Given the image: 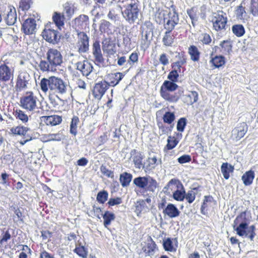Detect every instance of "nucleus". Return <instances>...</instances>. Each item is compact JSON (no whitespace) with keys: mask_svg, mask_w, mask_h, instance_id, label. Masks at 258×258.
<instances>
[{"mask_svg":"<svg viewBox=\"0 0 258 258\" xmlns=\"http://www.w3.org/2000/svg\"><path fill=\"white\" fill-rule=\"evenodd\" d=\"M41 90L46 93L49 91V94H56V97L60 99L57 94H63L67 90L68 85L62 79L52 76L48 79L43 78L40 83Z\"/></svg>","mask_w":258,"mask_h":258,"instance_id":"obj_1","label":"nucleus"},{"mask_svg":"<svg viewBox=\"0 0 258 258\" xmlns=\"http://www.w3.org/2000/svg\"><path fill=\"white\" fill-rule=\"evenodd\" d=\"M46 56L47 61L41 60L39 64V67L42 72H53L55 70L56 67L62 62V56L56 49H49Z\"/></svg>","mask_w":258,"mask_h":258,"instance_id":"obj_2","label":"nucleus"},{"mask_svg":"<svg viewBox=\"0 0 258 258\" xmlns=\"http://www.w3.org/2000/svg\"><path fill=\"white\" fill-rule=\"evenodd\" d=\"M119 8L122 17L130 24H133L139 20L140 10L137 3L128 1Z\"/></svg>","mask_w":258,"mask_h":258,"instance_id":"obj_3","label":"nucleus"},{"mask_svg":"<svg viewBox=\"0 0 258 258\" xmlns=\"http://www.w3.org/2000/svg\"><path fill=\"white\" fill-rule=\"evenodd\" d=\"M169 10L166 17H165V12L164 11L159 12L157 13V15L161 20L163 19L164 28L166 30L172 31L175 26L179 23V15L176 11L175 6L171 5Z\"/></svg>","mask_w":258,"mask_h":258,"instance_id":"obj_4","label":"nucleus"},{"mask_svg":"<svg viewBox=\"0 0 258 258\" xmlns=\"http://www.w3.org/2000/svg\"><path fill=\"white\" fill-rule=\"evenodd\" d=\"M37 98L31 92L21 98L20 104L23 108L28 111L39 112V108L37 105Z\"/></svg>","mask_w":258,"mask_h":258,"instance_id":"obj_5","label":"nucleus"},{"mask_svg":"<svg viewBox=\"0 0 258 258\" xmlns=\"http://www.w3.org/2000/svg\"><path fill=\"white\" fill-rule=\"evenodd\" d=\"M211 22L213 28L217 31L226 30L227 23L226 14L222 11H218L213 13L211 16Z\"/></svg>","mask_w":258,"mask_h":258,"instance_id":"obj_6","label":"nucleus"},{"mask_svg":"<svg viewBox=\"0 0 258 258\" xmlns=\"http://www.w3.org/2000/svg\"><path fill=\"white\" fill-rule=\"evenodd\" d=\"M78 40L77 43V47L79 53H85L89 50V38L87 35L84 32L78 33Z\"/></svg>","mask_w":258,"mask_h":258,"instance_id":"obj_7","label":"nucleus"},{"mask_svg":"<svg viewBox=\"0 0 258 258\" xmlns=\"http://www.w3.org/2000/svg\"><path fill=\"white\" fill-rule=\"evenodd\" d=\"M30 78V75L26 71L20 72L17 79L16 90L20 91L27 88Z\"/></svg>","mask_w":258,"mask_h":258,"instance_id":"obj_8","label":"nucleus"},{"mask_svg":"<svg viewBox=\"0 0 258 258\" xmlns=\"http://www.w3.org/2000/svg\"><path fill=\"white\" fill-rule=\"evenodd\" d=\"M109 86V84L106 81H101L96 84L93 90L94 97L98 100L101 99Z\"/></svg>","mask_w":258,"mask_h":258,"instance_id":"obj_9","label":"nucleus"},{"mask_svg":"<svg viewBox=\"0 0 258 258\" xmlns=\"http://www.w3.org/2000/svg\"><path fill=\"white\" fill-rule=\"evenodd\" d=\"M92 53L95 58V61L98 65H103L104 58L103 57L100 42L98 40H95L92 46Z\"/></svg>","mask_w":258,"mask_h":258,"instance_id":"obj_10","label":"nucleus"},{"mask_svg":"<svg viewBox=\"0 0 258 258\" xmlns=\"http://www.w3.org/2000/svg\"><path fill=\"white\" fill-rule=\"evenodd\" d=\"M42 36L46 41L52 44L56 43L59 39L58 32L51 29H45Z\"/></svg>","mask_w":258,"mask_h":258,"instance_id":"obj_11","label":"nucleus"},{"mask_svg":"<svg viewBox=\"0 0 258 258\" xmlns=\"http://www.w3.org/2000/svg\"><path fill=\"white\" fill-rule=\"evenodd\" d=\"M13 71L6 64L0 65V81L6 82L13 80Z\"/></svg>","mask_w":258,"mask_h":258,"instance_id":"obj_12","label":"nucleus"},{"mask_svg":"<svg viewBox=\"0 0 258 258\" xmlns=\"http://www.w3.org/2000/svg\"><path fill=\"white\" fill-rule=\"evenodd\" d=\"M76 69L80 71L83 76H88L92 72L93 67L87 60L78 61L75 63Z\"/></svg>","mask_w":258,"mask_h":258,"instance_id":"obj_13","label":"nucleus"},{"mask_svg":"<svg viewBox=\"0 0 258 258\" xmlns=\"http://www.w3.org/2000/svg\"><path fill=\"white\" fill-rule=\"evenodd\" d=\"M22 29L26 35L34 33L36 31V21L32 18L26 19L23 23Z\"/></svg>","mask_w":258,"mask_h":258,"instance_id":"obj_14","label":"nucleus"},{"mask_svg":"<svg viewBox=\"0 0 258 258\" xmlns=\"http://www.w3.org/2000/svg\"><path fill=\"white\" fill-rule=\"evenodd\" d=\"M247 131V126L245 122L238 124L232 131V136L238 141L244 137Z\"/></svg>","mask_w":258,"mask_h":258,"instance_id":"obj_15","label":"nucleus"},{"mask_svg":"<svg viewBox=\"0 0 258 258\" xmlns=\"http://www.w3.org/2000/svg\"><path fill=\"white\" fill-rule=\"evenodd\" d=\"M163 213L170 218H174L179 216L180 212L174 204L170 203L163 210Z\"/></svg>","mask_w":258,"mask_h":258,"instance_id":"obj_16","label":"nucleus"},{"mask_svg":"<svg viewBox=\"0 0 258 258\" xmlns=\"http://www.w3.org/2000/svg\"><path fill=\"white\" fill-rule=\"evenodd\" d=\"M102 49L108 55H113L116 52L115 44L111 43L108 39H104L102 42Z\"/></svg>","mask_w":258,"mask_h":258,"instance_id":"obj_17","label":"nucleus"},{"mask_svg":"<svg viewBox=\"0 0 258 258\" xmlns=\"http://www.w3.org/2000/svg\"><path fill=\"white\" fill-rule=\"evenodd\" d=\"M160 93L163 98L170 102H176L179 98L176 94H170L163 88H160Z\"/></svg>","mask_w":258,"mask_h":258,"instance_id":"obj_18","label":"nucleus"},{"mask_svg":"<svg viewBox=\"0 0 258 258\" xmlns=\"http://www.w3.org/2000/svg\"><path fill=\"white\" fill-rule=\"evenodd\" d=\"M44 122L47 125L54 126L59 124L62 121L61 116L54 115L47 116H43Z\"/></svg>","mask_w":258,"mask_h":258,"instance_id":"obj_19","label":"nucleus"},{"mask_svg":"<svg viewBox=\"0 0 258 258\" xmlns=\"http://www.w3.org/2000/svg\"><path fill=\"white\" fill-rule=\"evenodd\" d=\"M123 75L120 73H116L109 75L108 79L109 86H115L117 85L123 77Z\"/></svg>","mask_w":258,"mask_h":258,"instance_id":"obj_20","label":"nucleus"},{"mask_svg":"<svg viewBox=\"0 0 258 258\" xmlns=\"http://www.w3.org/2000/svg\"><path fill=\"white\" fill-rule=\"evenodd\" d=\"M233 170L234 167L227 162L223 163L221 166V172L225 179L229 178L230 173L233 172Z\"/></svg>","mask_w":258,"mask_h":258,"instance_id":"obj_21","label":"nucleus"},{"mask_svg":"<svg viewBox=\"0 0 258 258\" xmlns=\"http://www.w3.org/2000/svg\"><path fill=\"white\" fill-rule=\"evenodd\" d=\"M158 187L157 181L150 176H148V180L146 184L145 190L147 191L155 192Z\"/></svg>","mask_w":258,"mask_h":258,"instance_id":"obj_22","label":"nucleus"},{"mask_svg":"<svg viewBox=\"0 0 258 258\" xmlns=\"http://www.w3.org/2000/svg\"><path fill=\"white\" fill-rule=\"evenodd\" d=\"M17 21V14L14 8H10V11L6 17V21L8 25H14Z\"/></svg>","mask_w":258,"mask_h":258,"instance_id":"obj_23","label":"nucleus"},{"mask_svg":"<svg viewBox=\"0 0 258 258\" xmlns=\"http://www.w3.org/2000/svg\"><path fill=\"white\" fill-rule=\"evenodd\" d=\"M133 178L132 174L127 172H123L120 175L119 181L122 187H127L130 185Z\"/></svg>","mask_w":258,"mask_h":258,"instance_id":"obj_24","label":"nucleus"},{"mask_svg":"<svg viewBox=\"0 0 258 258\" xmlns=\"http://www.w3.org/2000/svg\"><path fill=\"white\" fill-rule=\"evenodd\" d=\"M190 59L194 61H198L200 59V52L196 46L190 45L188 49Z\"/></svg>","mask_w":258,"mask_h":258,"instance_id":"obj_25","label":"nucleus"},{"mask_svg":"<svg viewBox=\"0 0 258 258\" xmlns=\"http://www.w3.org/2000/svg\"><path fill=\"white\" fill-rule=\"evenodd\" d=\"M182 188L183 184L178 179L173 178L168 182L167 185L164 187V189L167 188L171 190H175L178 188Z\"/></svg>","mask_w":258,"mask_h":258,"instance_id":"obj_26","label":"nucleus"},{"mask_svg":"<svg viewBox=\"0 0 258 258\" xmlns=\"http://www.w3.org/2000/svg\"><path fill=\"white\" fill-rule=\"evenodd\" d=\"M156 244L152 239L148 241L147 246L143 248L144 251L148 255H153L155 253Z\"/></svg>","mask_w":258,"mask_h":258,"instance_id":"obj_27","label":"nucleus"},{"mask_svg":"<svg viewBox=\"0 0 258 258\" xmlns=\"http://www.w3.org/2000/svg\"><path fill=\"white\" fill-rule=\"evenodd\" d=\"M148 180V176H139L135 178L133 180V183L138 187L145 189Z\"/></svg>","mask_w":258,"mask_h":258,"instance_id":"obj_28","label":"nucleus"},{"mask_svg":"<svg viewBox=\"0 0 258 258\" xmlns=\"http://www.w3.org/2000/svg\"><path fill=\"white\" fill-rule=\"evenodd\" d=\"M248 224L245 222H242L240 223L238 226L236 227L235 230L236 231L237 234L240 236L245 235L247 236L248 235L247 232Z\"/></svg>","mask_w":258,"mask_h":258,"instance_id":"obj_29","label":"nucleus"},{"mask_svg":"<svg viewBox=\"0 0 258 258\" xmlns=\"http://www.w3.org/2000/svg\"><path fill=\"white\" fill-rule=\"evenodd\" d=\"M254 177V172L250 170L246 172L242 176V180L245 185L251 184Z\"/></svg>","mask_w":258,"mask_h":258,"instance_id":"obj_30","label":"nucleus"},{"mask_svg":"<svg viewBox=\"0 0 258 258\" xmlns=\"http://www.w3.org/2000/svg\"><path fill=\"white\" fill-rule=\"evenodd\" d=\"M30 128L24 126H17L15 127L11 128L10 131L14 135H20L25 136Z\"/></svg>","mask_w":258,"mask_h":258,"instance_id":"obj_31","label":"nucleus"},{"mask_svg":"<svg viewBox=\"0 0 258 258\" xmlns=\"http://www.w3.org/2000/svg\"><path fill=\"white\" fill-rule=\"evenodd\" d=\"M75 23L78 27L83 28L88 24V17L86 15H80L75 19Z\"/></svg>","mask_w":258,"mask_h":258,"instance_id":"obj_32","label":"nucleus"},{"mask_svg":"<svg viewBox=\"0 0 258 258\" xmlns=\"http://www.w3.org/2000/svg\"><path fill=\"white\" fill-rule=\"evenodd\" d=\"M210 62L215 68H219L225 64V58L221 55L216 56L210 60Z\"/></svg>","mask_w":258,"mask_h":258,"instance_id":"obj_33","label":"nucleus"},{"mask_svg":"<svg viewBox=\"0 0 258 258\" xmlns=\"http://www.w3.org/2000/svg\"><path fill=\"white\" fill-rule=\"evenodd\" d=\"M185 189L183 186L182 188H178L173 193V199L177 201H183L185 199Z\"/></svg>","mask_w":258,"mask_h":258,"instance_id":"obj_34","label":"nucleus"},{"mask_svg":"<svg viewBox=\"0 0 258 258\" xmlns=\"http://www.w3.org/2000/svg\"><path fill=\"white\" fill-rule=\"evenodd\" d=\"M52 19L55 25L59 28L64 25V15L60 13L55 12L53 15Z\"/></svg>","mask_w":258,"mask_h":258,"instance_id":"obj_35","label":"nucleus"},{"mask_svg":"<svg viewBox=\"0 0 258 258\" xmlns=\"http://www.w3.org/2000/svg\"><path fill=\"white\" fill-rule=\"evenodd\" d=\"M171 31H172L166 30L163 36L162 41L164 45L166 46H171L173 43L174 38L173 36L171 35Z\"/></svg>","mask_w":258,"mask_h":258,"instance_id":"obj_36","label":"nucleus"},{"mask_svg":"<svg viewBox=\"0 0 258 258\" xmlns=\"http://www.w3.org/2000/svg\"><path fill=\"white\" fill-rule=\"evenodd\" d=\"M232 31L237 37L242 36L245 33V29L241 24L234 25L232 27Z\"/></svg>","mask_w":258,"mask_h":258,"instance_id":"obj_37","label":"nucleus"},{"mask_svg":"<svg viewBox=\"0 0 258 258\" xmlns=\"http://www.w3.org/2000/svg\"><path fill=\"white\" fill-rule=\"evenodd\" d=\"M177 87L178 86L175 83V82L167 80L164 82L162 86L161 87V88H163L165 90H167V92L174 91L177 88Z\"/></svg>","mask_w":258,"mask_h":258,"instance_id":"obj_38","label":"nucleus"},{"mask_svg":"<svg viewBox=\"0 0 258 258\" xmlns=\"http://www.w3.org/2000/svg\"><path fill=\"white\" fill-rule=\"evenodd\" d=\"M104 219V225L105 227H107L110 224L112 221L115 219V215L110 213L109 211H106L102 216Z\"/></svg>","mask_w":258,"mask_h":258,"instance_id":"obj_39","label":"nucleus"},{"mask_svg":"<svg viewBox=\"0 0 258 258\" xmlns=\"http://www.w3.org/2000/svg\"><path fill=\"white\" fill-rule=\"evenodd\" d=\"M175 119V115L174 112L167 111L163 116V120L164 123L170 124Z\"/></svg>","mask_w":258,"mask_h":258,"instance_id":"obj_40","label":"nucleus"},{"mask_svg":"<svg viewBox=\"0 0 258 258\" xmlns=\"http://www.w3.org/2000/svg\"><path fill=\"white\" fill-rule=\"evenodd\" d=\"M79 121V118L77 116H74L72 119V121L70 124V133L74 136H76L77 133V128Z\"/></svg>","mask_w":258,"mask_h":258,"instance_id":"obj_41","label":"nucleus"},{"mask_svg":"<svg viewBox=\"0 0 258 258\" xmlns=\"http://www.w3.org/2000/svg\"><path fill=\"white\" fill-rule=\"evenodd\" d=\"M15 116L17 119H18L23 123H26L28 121V115L24 113V111L21 110L17 109L15 112Z\"/></svg>","mask_w":258,"mask_h":258,"instance_id":"obj_42","label":"nucleus"},{"mask_svg":"<svg viewBox=\"0 0 258 258\" xmlns=\"http://www.w3.org/2000/svg\"><path fill=\"white\" fill-rule=\"evenodd\" d=\"M108 196L107 191L103 190L98 193L96 200L99 203L104 204L107 200Z\"/></svg>","mask_w":258,"mask_h":258,"instance_id":"obj_43","label":"nucleus"},{"mask_svg":"<svg viewBox=\"0 0 258 258\" xmlns=\"http://www.w3.org/2000/svg\"><path fill=\"white\" fill-rule=\"evenodd\" d=\"M74 252L83 258H86L88 255L87 250L84 246L76 247L74 250Z\"/></svg>","mask_w":258,"mask_h":258,"instance_id":"obj_44","label":"nucleus"},{"mask_svg":"<svg viewBox=\"0 0 258 258\" xmlns=\"http://www.w3.org/2000/svg\"><path fill=\"white\" fill-rule=\"evenodd\" d=\"M142 159L143 158L141 154H138L133 157V162L136 168L141 169L143 167Z\"/></svg>","mask_w":258,"mask_h":258,"instance_id":"obj_45","label":"nucleus"},{"mask_svg":"<svg viewBox=\"0 0 258 258\" xmlns=\"http://www.w3.org/2000/svg\"><path fill=\"white\" fill-rule=\"evenodd\" d=\"M220 46L223 49L224 53H229L231 51L232 45L229 40H224L221 42Z\"/></svg>","mask_w":258,"mask_h":258,"instance_id":"obj_46","label":"nucleus"},{"mask_svg":"<svg viewBox=\"0 0 258 258\" xmlns=\"http://www.w3.org/2000/svg\"><path fill=\"white\" fill-rule=\"evenodd\" d=\"M158 126L159 129V133L160 135L168 134L171 131V129L173 127V126H171L170 127L166 126L162 123H158Z\"/></svg>","mask_w":258,"mask_h":258,"instance_id":"obj_47","label":"nucleus"},{"mask_svg":"<svg viewBox=\"0 0 258 258\" xmlns=\"http://www.w3.org/2000/svg\"><path fill=\"white\" fill-rule=\"evenodd\" d=\"M187 101L190 104H192L197 101L198 99V94L196 91H191L189 93L188 95H187Z\"/></svg>","mask_w":258,"mask_h":258,"instance_id":"obj_48","label":"nucleus"},{"mask_svg":"<svg viewBox=\"0 0 258 258\" xmlns=\"http://www.w3.org/2000/svg\"><path fill=\"white\" fill-rule=\"evenodd\" d=\"M195 190L196 189L195 188L193 190H189L187 194L185 192V199L190 204L192 203L195 199L196 195V192L195 191Z\"/></svg>","mask_w":258,"mask_h":258,"instance_id":"obj_49","label":"nucleus"},{"mask_svg":"<svg viewBox=\"0 0 258 258\" xmlns=\"http://www.w3.org/2000/svg\"><path fill=\"white\" fill-rule=\"evenodd\" d=\"M178 144V141L174 137L172 138L171 136L168 137L167 139V144L166 145V148L168 150H171L174 148Z\"/></svg>","mask_w":258,"mask_h":258,"instance_id":"obj_50","label":"nucleus"},{"mask_svg":"<svg viewBox=\"0 0 258 258\" xmlns=\"http://www.w3.org/2000/svg\"><path fill=\"white\" fill-rule=\"evenodd\" d=\"M186 125V119L184 117L180 118L177 121V130L179 132H183Z\"/></svg>","mask_w":258,"mask_h":258,"instance_id":"obj_51","label":"nucleus"},{"mask_svg":"<svg viewBox=\"0 0 258 258\" xmlns=\"http://www.w3.org/2000/svg\"><path fill=\"white\" fill-rule=\"evenodd\" d=\"M101 172L105 176L111 178H114V173L113 171L108 169L106 167L103 165L100 168Z\"/></svg>","mask_w":258,"mask_h":258,"instance_id":"obj_52","label":"nucleus"},{"mask_svg":"<svg viewBox=\"0 0 258 258\" xmlns=\"http://www.w3.org/2000/svg\"><path fill=\"white\" fill-rule=\"evenodd\" d=\"M31 0H21L20 3L19 8L22 11L28 10L32 4Z\"/></svg>","mask_w":258,"mask_h":258,"instance_id":"obj_53","label":"nucleus"},{"mask_svg":"<svg viewBox=\"0 0 258 258\" xmlns=\"http://www.w3.org/2000/svg\"><path fill=\"white\" fill-rule=\"evenodd\" d=\"M74 9L71 7L67 5L64 6V10L62 12V15L64 17L70 19L72 15L74 14Z\"/></svg>","mask_w":258,"mask_h":258,"instance_id":"obj_54","label":"nucleus"},{"mask_svg":"<svg viewBox=\"0 0 258 258\" xmlns=\"http://www.w3.org/2000/svg\"><path fill=\"white\" fill-rule=\"evenodd\" d=\"M163 247L166 251H172L173 249V246L172 241L171 239L168 238L163 241Z\"/></svg>","mask_w":258,"mask_h":258,"instance_id":"obj_55","label":"nucleus"},{"mask_svg":"<svg viewBox=\"0 0 258 258\" xmlns=\"http://www.w3.org/2000/svg\"><path fill=\"white\" fill-rule=\"evenodd\" d=\"M179 73L176 70H172L168 74L167 78L171 81L176 82L179 76Z\"/></svg>","mask_w":258,"mask_h":258,"instance_id":"obj_56","label":"nucleus"},{"mask_svg":"<svg viewBox=\"0 0 258 258\" xmlns=\"http://www.w3.org/2000/svg\"><path fill=\"white\" fill-rule=\"evenodd\" d=\"M63 139L62 136L60 134H49L47 136V141H59Z\"/></svg>","mask_w":258,"mask_h":258,"instance_id":"obj_57","label":"nucleus"},{"mask_svg":"<svg viewBox=\"0 0 258 258\" xmlns=\"http://www.w3.org/2000/svg\"><path fill=\"white\" fill-rule=\"evenodd\" d=\"M251 11L253 15H258V0H251Z\"/></svg>","mask_w":258,"mask_h":258,"instance_id":"obj_58","label":"nucleus"},{"mask_svg":"<svg viewBox=\"0 0 258 258\" xmlns=\"http://www.w3.org/2000/svg\"><path fill=\"white\" fill-rule=\"evenodd\" d=\"M138 60V54L137 52L132 53L129 59L127 61V64H128L130 66H132L135 62H137Z\"/></svg>","mask_w":258,"mask_h":258,"instance_id":"obj_59","label":"nucleus"},{"mask_svg":"<svg viewBox=\"0 0 258 258\" xmlns=\"http://www.w3.org/2000/svg\"><path fill=\"white\" fill-rule=\"evenodd\" d=\"M191 160V157L189 155H183L177 159L178 162L180 164L189 162Z\"/></svg>","mask_w":258,"mask_h":258,"instance_id":"obj_60","label":"nucleus"},{"mask_svg":"<svg viewBox=\"0 0 258 258\" xmlns=\"http://www.w3.org/2000/svg\"><path fill=\"white\" fill-rule=\"evenodd\" d=\"M91 212H93V215L97 217L98 219H100L101 217L103 215L102 214L101 209L99 207H97L95 205L93 206Z\"/></svg>","mask_w":258,"mask_h":258,"instance_id":"obj_61","label":"nucleus"},{"mask_svg":"<svg viewBox=\"0 0 258 258\" xmlns=\"http://www.w3.org/2000/svg\"><path fill=\"white\" fill-rule=\"evenodd\" d=\"M121 203L122 199L121 198H111L109 199L108 204L110 206H113L120 204Z\"/></svg>","mask_w":258,"mask_h":258,"instance_id":"obj_62","label":"nucleus"},{"mask_svg":"<svg viewBox=\"0 0 258 258\" xmlns=\"http://www.w3.org/2000/svg\"><path fill=\"white\" fill-rule=\"evenodd\" d=\"M255 228L254 225L250 226L249 228L247 229V233H248V235L247 236L248 238H249L251 241H252L255 235L254 230Z\"/></svg>","mask_w":258,"mask_h":258,"instance_id":"obj_63","label":"nucleus"},{"mask_svg":"<svg viewBox=\"0 0 258 258\" xmlns=\"http://www.w3.org/2000/svg\"><path fill=\"white\" fill-rule=\"evenodd\" d=\"M246 216L247 213L246 212H242L239 216L237 217L234 222L235 223L236 221H241V222H245L247 223V221L248 220V219L246 218Z\"/></svg>","mask_w":258,"mask_h":258,"instance_id":"obj_64","label":"nucleus"}]
</instances>
